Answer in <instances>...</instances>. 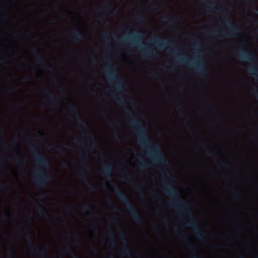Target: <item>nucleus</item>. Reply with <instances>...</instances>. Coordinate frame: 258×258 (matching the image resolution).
Wrapping results in <instances>:
<instances>
[{"mask_svg": "<svg viewBox=\"0 0 258 258\" xmlns=\"http://www.w3.org/2000/svg\"><path fill=\"white\" fill-rule=\"evenodd\" d=\"M166 178L164 179L165 184L163 187V191L174 200L173 203H169V205L171 207L178 208L179 212L188 217L187 221L185 219H182L184 226L191 228L194 235L197 238L202 239L207 234V230L201 227L198 221L194 217L189 203L182 199L179 190L175 187L173 184V181L175 180V176L166 172Z\"/></svg>", "mask_w": 258, "mask_h": 258, "instance_id": "obj_1", "label": "nucleus"}, {"mask_svg": "<svg viewBox=\"0 0 258 258\" xmlns=\"http://www.w3.org/2000/svg\"><path fill=\"white\" fill-rule=\"evenodd\" d=\"M129 124L131 127L137 129L138 142L146 149L147 154L151 158L150 165H168L169 161L160 148L157 145L152 146L146 126L139 119L136 118L131 120Z\"/></svg>", "mask_w": 258, "mask_h": 258, "instance_id": "obj_2", "label": "nucleus"}, {"mask_svg": "<svg viewBox=\"0 0 258 258\" xmlns=\"http://www.w3.org/2000/svg\"><path fill=\"white\" fill-rule=\"evenodd\" d=\"M150 41L152 43V45L160 49H163L168 46H171L173 48L171 49L170 51L173 54L177 53V55L174 57L175 60L182 63H185L190 68L194 69L197 74L202 77H205V75L207 74V71L206 68V64L203 59L201 56H198L194 60H185L182 57V55L178 53V50L176 49L177 44L175 39L166 41L159 37H155L152 38Z\"/></svg>", "mask_w": 258, "mask_h": 258, "instance_id": "obj_3", "label": "nucleus"}, {"mask_svg": "<svg viewBox=\"0 0 258 258\" xmlns=\"http://www.w3.org/2000/svg\"><path fill=\"white\" fill-rule=\"evenodd\" d=\"M113 190L115 192V195L118 200L123 203L126 210L130 212L135 222L139 224H144V221L143 218L136 210L126 195L116 185L113 187Z\"/></svg>", "mask_w": 258, "mask_h": 258, "instance_id": "obj_4", "label": "nucleus"}, {"mask_svg": "<svg viewBox=\"0 0 258 258\" xmlns=\"http://www.w3.org/2000/svg\"><path fill=\"white\" fill-rule=\"evenodd\" d=\"M105 60L107 64L104 68V71L109 81H117L118 83L114 85L115 90L118 92H120L123 89V81L116 71L117 67L115 64H112V61L110 58L106 56Z\"/></svg>", "mask_w": 258, "mask_h": 258, "instance_id": "obj_5", "label": "nucleus"}, {"mask_svg": "<svg viewBox=\"0 0 258 258\" xmlns=\"http://www.w3.org/2000/svg\"><path fill=\"white\" fill-rule=\"evenodd\" d=\"M224 22L225 26L226 27V31L214 30L209 31L208 33L213 36L222 35L226 37L233 36L238 38H241L243 36V33L241 32L240 28L235 26L230 20L226 19Z\"/></svg>", "mask_w": 258, "mask_h": 258, "instance_id": "obj_6", "label": "nucleus"}, {"mask_svg": "<svg viewBox=\"0 0 258 258\" xmlns=\"http://www.w3.org/2000/svg\"><path fill=\"white\" fill-rule=\"evenodd\" d=\"M241 59L247 60L251 63L252 66L248 69V73L258 78V66L256 63V56L252 51L241 48L239 52L236 54Z\"/></svg>", "mask_w": 258, "mask_h": 258, "instance_id": "obj_7", "label": "nucleus"}, {"mask_svg": "<svg viewBox=\"0 0 258 258\" xmlns=\"http://www.w3.org/2000/svg\"><path fill=\"white\" fill-rule=\"evenodd\" d=\"M30 148L32 153V155L34 157L36 164L37 165L45 168H48L50 167V162L42 155L41 153L36 148L34 143L30 144Z\"/></svg>", "mask_w": 258, "mask_h": 258, "instance_id": "obj_8", "label": "nucleus"}, {"mask_svg": "<svg viewBox=\"0 0 258 258\" xmlns=\"http://www.w3.org/2000/svg\"><path fill=\"white\" fill-rule=\"evenodd\" d=\"M144 34L138 32L137 29L130 34L120 38L118 40L122 43H130L132 45L135 46L139 44V41L144 37Z\"/></svg>", "mask_w": 258, "mask_h": 258, "instance_id": "obj_9", "label": "nucleus"}, {"mask_svg": "<svg viewBox=\"0 0 258 258\" xmlns=\"http://www.w3.org/2000/svg\"><path fill=\"white\" fill-rule=\"evenodd\" d=\"M50 180L51 177L47 172L40 169L36 170L35 174L34 181L38 186H46Z\"/></svg>", "mask_w": 258, "mask_h": 258, "instance_id": "obj_10", "label": "nucleus"}, {"mask_svg": "<svg viewBox=\"0 0 258 258\" xmlns=\"http://www.w3.org/2000/svg\"><path fill=\"white\" fill-rule=\"evenodd\" d=\"M44 93L49 97V103L51 106L55 107L59 106V101L60 100V97L59 96H54L50 92L48 88L47 87H44Z\"/></svg>", "mask_w": 258, "mask_h": 258, "instance_id": "obj_11", "label": "nucleus"}, {"mask_svg": "<svg viewBox=\"0 0 258 258\" xmlns=\"http://www.w3.org/2000/svg\"><path fill=\"white\" fill-rule=\"evenodd\" d=\"M91 171L90 168L87 169H84L82 171V174L81 175V180L86 183L87 187L89 189L90 191H94L96 189V187L90 182L87 176L85 175L87 173Z\"/></svg>", "mask_w": 258, "mask_h": 258, "instance_id": "obj_12", "label": "nucleus"}, {"mask_svg": "<svg viewBox=\"0 0 258 258\" xmlns=\"http://www.w3.org/2000/svg\"><path fill=\"white\" fill-rule=\"evenodd\" d=\"M36 207L37 213L44 216L46 218L48 219L50 224L52 225L53 224L52 218L48 211L39 203L37 204Z\"/></svg>", "mask_w": 258, "mask_h": 258, "instance_id": "obj_13", "label": "nucleus"}, {"mask_svg": "<svg viewBox=\"0 0 258 258\" xmlns=\"http://www.w3.org/2000/svg\"><path fill=\"white\" fill-rule=\"evenodd\" d=\"M35 59L37 63L41 64L43 68L45 69L48 72L50 73L53 72V70L51 67L47 66L45 64L44 57L42 54H37L35 55Z\"/></svg>", "mask_w": 258, "mask_h": 258, "instance_id": "obj_14", "label": "nucleus"}, {"mask_svg": "<svg viewBox=\"0 0 258 258\" xmlns=\"http://www.w3.org/2000/svg\"><path fill=\"white\" fill-rule=\"evenodd\" d=\"M70 34L72 36V39L75 42H78L84 39V35L78 31L71 32Z\"/></svg>", "mask_w": 258, "mask_h": 258, "instance_id": "obj_15", "label": "nucleus"}, {"mask_svg": "<svg viewBox=\"0 0 258 258\" xmlns=\"http://www.w3.org/2000/svg\"><path fill=\"white\" fill-rule=\"evenodd\" d=\"M112 171V167L110 165L106 164L103 166L102 175L105 177H110Z\"/></svg>", "mask_w": 258, "mask_h": 258, "instance_id": "obj_16", "label": "nucleus"}, {"mask_svg": "<svg viewBox=\"0 0 258 258\" xmlns=\"http://www.w3.org/2000/svg\"><path fill=\"white\" fill-rule=\"evenodd\" d=\"M116 102L118 105L120 106H124L128 103L133 104L135 103L133 101L127 99L122 96H120L119 99H116Z\"/></svg>", "mask_w": 258, "mask_h": 258, "instance_id": "obj_17", "label": "nucleus"}, {"mask_svg": "<svg viewBox=\"0 0 258 258\" xmlns=\"http://www.w3.org/2000/svg\"><path fill=\"white\" fill-rule=\"evenodd\" d=\"M131 183L132 184L133 186L139 192H141V195L143 198L145 197L143 188L141 185L135 180L134 178H131Z\"/></svg>", "mask_w": 258, "mask_h": 258, "instance_id": "obj_18", "label": "nucleus"}, {"mask_svg": "<svg viewBox=\"0 0 258 258\" xmlns=\"http://www.w3.org/2000/svg\"><path fill=\"white\" fill-rule=\"evenodd\" d=\"M17 148L19 151V153L13 158V161L14 163L20 164L21 165H24L25 162L22 160L20 153L21 152V150L19 146H17Z\"/></svg>", "mask_w": 258, "mask_h": 258, "instance_id": "obj_19", "label": "nucleus"}, {"mask_svg": "<svg viewBox=\"0 0 258 258\" xmlns=\"http://www.w3.org/2000/svg\"><path fill=\"white\" fill-rule=\"evenodd\" d=\"M143 55L145 58H148L150 56L154 55L153 52L150 49H146L142 50Z\"/></svg>", "mask_w": 258, "mask_h": 258, "instance_id": "obj_20", "label": "nucleus"}, {"mask_svg": "<svg viewBox=\"0 0 258 258\" xmlns=\"http://www.w3.org/2000/svg\"><path fill=\"white\" fill-rule=\"evenodd\" d=\"M77 122L78 124H79L80 125H81L83 127H84L87 130L88 129V123L86 122V121H85L84 120L82 119L81 117H78L77 118Z\"/></svg>", "mask_w": 258, "mask_h": 258, "instance_id": "obj_21", "label": "nucleus"}, {"mask_svg": "<svg viewBox=\"0 0 258 258\" xmlns=\"http://www.w3.org/2000/svg\"><path fill=\"white\" fill-rule=\"evenodd\" d=\"M163 21L166 22L169 24H172L174 22V19L169 15L166 14L162 17Z\"/></svg>", "mask_w": 258, "mask_h": 258, "instance_id": "obj_22", "label": "nucleus"}, {"mask_svg": "<svg viewBox=\"0 0 258 258\" xmlns=\"http://www.w3.org/2000/svg\"><path fill=\"white\" fill-rule=\"evenodd\" d=\"M109 222L110 224L115 225H116L117 226H119V225H120L119 220L118 218H113L110 219L109 220Z\"/></svg>", "mask_w": 258, "mask_h": 258, "instance_id": "obj_23", "label": "nucleus"}, {"mask_svg": "<svg viewBox=\"0 0 258 258\" xmlns=\"http://www.w3.org/2000/svg\"><path fill=\"white\" fill-rule=\"evenodd\" d=\"M82 206L83 210L85 211H91L92 210L90 207L86 202L83 203Z\"/></svg>", "mask_w": 258, "mask_h": 258, "instance_id": "obj_24", "label": "nucleus"}, {"mask_svg": "<svg viewBox=\"0 0 258 258\" xmlns=\"http://www.w3.org/2000/svg\"><path fill=\"white\" fill-rule=\"evenodd\" d=\"M136 19L137 20V22L140 24H142L144 22L143 17L140 15L139 14L136 15Z\"/></svg>", "mask_w": 258, "mask_h": 258, "instance_id": "obj_25", "label": "nucleus"}, {"mask_svg": "<svg viewBox=\"0 0 258 258\" xmlns=\"http://www.w3.org/2000/svg\"><path fill=\"white\" fill-rule=\"evenodd\" d=\"M69 110L75 113H77L78 112L77 108L74 105H71L69 107Z\"/></svg>", "mask_w": 258, "mask_h": 258, "instance_id": "obj_26", "label": "nucleus"}, {"mask_svg": "<svg viewBox=\"0 0 258 258\" xmlns=\"http://www.w3.org/2000/svg\"><path fill=\"white\" fill-rule=\"evenodd\" d=\"M241 192H235L234 194V198L235 200H240L241 199Z\"/></svg>", "mask_w": 258, "mask_h": 258, "instance_id": "obj_27", "label": "nucleus"}, {"mask_svg": "<svg viewBox=\"0 0 258 258\" xmlns=\"http://www.w3.org/2000/svg\"><path fill=\"white\" fill-rule=\"evenodd\" d=\"M148 163L145 161L144 160H142V162L141 163L140 167L143 169H146L148 167Z\"/></svg>", "mask_w": 258, "mask_h": 258, "instance_id": "obj_28", "label": "nucleus"}, {"mask_svg": "<svg viewBox=\"0 0 258 258\" xmlns=\"http://www.w3.org/2000/svg\"><path fill=\"white\" fill-rule=\"evenodd\" d=\"M61 206L63 208L64 210L66 212H72V209L70 206L66 205H61Z\"/></svg>", "mask_w": 258, "mask_h": 258, "instance_id": "obj_29", "label": "nucleus"}, {"mask_svg": "<svg viewBox=\"0 0 258 258\" xmlns=\"http://www.w3.org/2000/svg\"><path fill=\"white\" fill-rule=\"evenodd\" d=\"M237 225L236 226V230L237 232H238L239 233L241 232L243 230V228L241 226L239 222H237Z\"/></svg>", "mask_w": 258, "mask_h": 258, "instance_id": "obj_30", "label": "nucleus"}, {"mask_svg": "<svg viewBox=\"0 0 258 258\" xmlns=\"http://www.w3.org/2000/svg\"><path fill=\"white\" fill-rule=\"evenodd\" d=\"M55 149L56 152H57L59 153L62 154V153H64V150L62 149V148L61 147H60V146L56 147Z\"/></svg>", "mask_w": 258, "mask_h": 258, "instance_id": "obj_31", "label": "nucleus"}, {"mask_svg": "<svg viewBox=\"0 0 258 258\" xmlns=\"http://www.w3.org/2000/svg\"><path fill=\"white\" fill-rule=\"evenodd\" d=\"M124 113L128 116H132L133 115V111L130 109H125Z\"/></svg>", "mask_w": 258, "mask_h": 258, "instance_id": "obj_32", "label": "nucleus"}, {"mask_svg": "<svg viewBox=\"0 0 258 258\" xmlns=\"http://www.w3.org/2000/svg\"><path fill=\"white\" fill-rule=\"evenodd\" d=\"M164 224L166 227H169L170 226L171 223L169 220L167 218L164 219Z\"/></svg>", "mask_w": 258, "mask_h": 258, "instance_id": "obj_33", "label": "nucleus"}, {"mask_svg": "<svg viewBox=\"0 0 258 258\" xmlns=\"http://www.w3.org/2000/svg\"><path fill=\"white\" fill-rule=\"evenodd\" d=\"M90 140H91L90 145H91V147L92 148H93V147L96 146L95 142L94 139L91 136L90 137Z\"/></svg>", "mask_w": 258, "mask_h": 258, "instance_id": "obj_34", "label": "nucleus"}, {"mask_svg": "<svg viewBox=\"0 0 258 258\" xmlns=\"http://www.w3.org/2000/svg\"><path fill=\"white\" fill-rule=\"evenodd\" d=\"M194 45V46L196 48V49L197 50V51L198 52H200V50L198 48H199L200 47V45L199 43L198 42V41H195Z\"/></svg>", "mask_w": 258, "mask_h": 258, "instance_id": "obj_35", "label": "nucleus"}, {"mask_svg": "<svg viewBox=\"0 0 258 258\" xmlns=\"http://www.w3.org/2000/svg\"><path fill=\"white\" fill-rule=\"evenodd\" d=\"M15 223H16V226H17L16 230L17 231H19L20 229H21V223H20V222H18L17 221H15Z\"/></svg>", "mask_w": 258, "mask_h": 258, "instance_id": "obj_36", "label": "nucleus"}, {"mask_svg": "<svg viewBox=\"0 0 258 258\" xmlns=\"http://www.w3.org/2000/svg\"><path fill=\"white\" fill-rule=\"evenodd\" d=\"M90 230L91 232H97L98 231L99 228L97 226H94Z\"/></svg>", "mask_w": 258, "mask_h": 258, "instance_id": "obj_37", "label": "nucleus"}, {"mask_svg": "<svg viewBox=\"0 0 258 258\" xmlns=\"http://www.w3.org/2000/svg\"><path fill=\"white\" fill-rule=\"evenodd\" d=\"M206 154L207 156H213V152L211 150H206Z\"/></svg>", "mask_w": 258, "mask_h": 258, "instance_id": "obj_38", "label": "nucleus"}, {"mask_svg": "<svg viewBox=\"0 0 258 258\" xmlns=\"http://www.w3.org/2000/svg\"><path fill=\"white\" fill-rule=\"evenodd\" d=\"M60 216H61V219L62 220V224H63V225H64L65 226L67 227H69V225L66 222L64 217L62 216L61 215H60Z\"/></svg>", "mask_w": 258, "mask_h": 258, "instance_id": "obj_39", "label": "nucleus"}, {"mask_svg": "<svg viewBox=\"0 0 258 258\" xmlns=\"http://www.w3.org/2000/svg\"><path fill=\"white\" fill-rule=\"evenodd\" d=\"M7 256L8 258H13L14 256V254L11 251H9L7 252Z\"/></svg>", "mask_w": 258, "mask_h": 258, "instance_id": "obj_40", "label": "nucleus"}, {"mask_svg": "<svg viewBox=\"0 0 258 258\" xmlns=\"http://www.w3.org/2000/svg\"><path fill=\"white\" fill-rule=\"evenodd\" d=\"M76 144L81 147H83L84 145V143L81 140H77Z\"/></svg>", "mask_w": 258, "mask_h": 258, "instance_id": "obj_41", "label": "nucleus"}, {"mask_svg": "<svg viewBox=\"0 0 258 258\" xmlns=\"http://www.w3.org/2000/svg\"><path fill=\"white\" fill-rule=\"evenodd\" d=\"M114 138L117 141H120V137H119V136L118 134L117 133H115L114 135Z\"/></svg>", "mask_w": 258, "mask_h": 258, "instance_id": "obj_42", "label": "nucleus"}, {"mask_svg": "<svg viewBox=\"0 0 258 258\" xmlns=\"http://www.w3.org/2000/svg\"><path fill=\"white\" fill-rule=\"evenodd\" d=\"M103 8L106 10H110V8L109 5L107 3H105L103 5Z\"/></svg>", "mask_w": 258, "mask_h": 258, "instance_id": "obj_43", "label": "nucleus"}, {"mask_svg": "<svg viewBox=\"0 0 258 258\" xmlns=\"http://www.w3.org/2000/svg\"><path fill=\"white\" fill-rule=\"evenodd\" d=\"M177 107L179 109L180 111H184V109L180 104L178 105L177 106Z\"/></svg>", "mask_w": 258, "mask_h": 258, "instance_id": "obj_44", "label": "nucleus"}, {"mask_svg": "<svg viewBox=\"0 0 258 258\" xmlns=\"http://www.w3.org/2000/svg\"><path fill=\"white\" fill-rule=\"evenodd\" d=\"M123 253L127 255H131V252L129 251V250H128V249H126V250H124Z\"/></svg>", "mask_w": 258, "mask_h": 258, "instance_id": "obj_45", "label": "nucleus"}, {"mask_svg": "<svg viewBox=\"0 0 258 258\" xmlns=\"http://www.w3.org/2000/svg\"><path fill=\"white\" fill-rule=\"evenodd\" d=\"M5 61V59H4L3 58H2L0 56V64L1 65H3L4 64Z\"/></svg>", "mask_w": 258, "mask_h": 258, "instance_id": "obj_46", "label": "nucleus"}, {"mask_svg": "<svg viewBox=\"0 0 258 258\" xmlns=\"http://www.w3.org/2000/svg\"><path fill=\"white\" fill-rule=\"evenodd\" d=\"M203 1L204 3L207 4L209 6L210 9H212L213 8V6L212 5H210L207 3V0H203Z\"/></svg>", "mask_w": 258, "mask_h": 258, "instance_id": "obj_47", "label": "nucleus"}, {"mask_svg": "<svg viewBox=\"0 0 258 258\" xmlns=\"http://www.w3.org/2000/svg\"><path fill=\"white\" fill-rule=\"evenodd\" d=\"M89 160V157L87 155H85L82 161L84 162H86Z\"/></svg>", "mask_w": 258, "mask_h": 258, "instance_id": "obj_48", "label": "nucleus"}, {"mask_svg": "<svg viewBox=\"0 0 258 258\" xmlns=\"http://www.w3.org/2000/svg\"><path fill=\"white\" fill-rule=\"evenodd\" d=\"M8 214H9V213L8 212L4 213V214L3 216V219H4L5 220L6 219L8 216Z\"/></svg>", "mask_w": 258, "mask_h": 258, "instance_id": "obj_49", "label": "nucleus"}, {"mask_svg": "<svg viewBox=\"0 0 258 258\" xmlns=\"http://www.w3.org/2000/svg\"><path fill=\"white\" fill-rule=\"evenodd\" d=\"M107 234H108V235H113V232H112V231H111L109 228H108V229H107Z\"/></svg>", "mask_w": 258, "mask_h": 258, "instance_id": "obj_50", "label": "nucleus"}, {"mask_svg": "<svg viewBox=\"0 0 258 258\" xmlns=\"http://www.w3.org/2000/svg\"><path fill=\"white\" fill-rule=\"evenodd\" d=\"M129 177H130V175L127 174L125 177H123L122 178V180H123L124 181H127V178H128Z\"/></svg>", "mask_w": 258, "mask_h": 258, "instance_id": "obj_51", "label": "nucleus"}, {"mask_svg": "<svg viewBox=\"0 0 258 258\" xmlns=\"http://www.w3.org/2000/svg\"><path fill=\"white\" fill-rule=\"evenodd\" d=\"M15 90V89L14 88H11V89H8L7 90V91L9 93H12V92H13Z\"/></svg>", "mask_w": 258, "mask_h": 258, "instance_id": "obj_52", "label": "nucleus"}, {"mask_svg": "<svg viewBox=\"0 0 258 258\" xmlns=\"http://www.w3.org/2000/svg\"><path fill=\"white\" fill-rule=\"evenodd\" d=\"M154 197H159V198H160V196L158 194H157V192H154V195H153Z\"/></svg>", "mask_w": 258, "mask_h": 258, "instance_id": "obj_53", "label": "nucleus"}, {"mask_svg": "<svg viewBox=\"0 0 258 258\" xmlns=\"http://www.w3.org/2000/svg\"><path fill=\"white\" fill-rule=\"evenodd\" d=\"M115 10L114 9H113V10L109 11V14L111 15H112L115 13Z\"/></svg>", "mask_w": 258, "mask_h": 258, "instance_id": "obj_54", "label": "nucleus"}, {"mask_svg": "<svg viewBox=\"0 0 258 258\" xmlns=\"http://www.w3.org/2000/svg\"><path fill=\"white\" fill-rule=\"evenodd\" d=\"M222 177L225 180H228L229 179L228 177L227 176L223 175Z\"/></svg>", "mask_w": 258, "mask_h": 258, "instance_id": "obj_55", "label": "nucleus"}, {"mask_svg": "<svg viewBox=\"0 0 258 258\" xmlns=\"http://www.w3.org/2000/svg\"><path fill=\"white\" fill-rule=\"evenodd\" d=\"M61 165L62 167L63 168H66L67 166V164L65 163H61Z\"/></svg>", "mask_w": 258, "mask_h": 258, "instance_id": "obj_56", "label": "nucleus"}, {"mask_svg": "<svg viewBox=\"0 0 258 258\" xmlns=\"http://www.w3.org/2000/svg\"><path fill=\"white\" fill-rule=\"evenodd\" d=\"M108 124L109 126H111L113 124V123L112 122L110 121H108Z\"/></svg>", "mask_w": 258, "mask_h": 258, "instance_id": "obj_57", "label": "nucleus"}, {"mask_svg": "<svg viewBox=\"0 0 258 258\" xmlns=\"http://www.w3.org/2000/svg\"><path fill=\"white\" fill-rule=\"evenodd\" d=\"M250 1H252L253 2H254L255 3H256V1L255 0H245V2H249Z\"/></svg>", "mask_w": 258, "mask_h": 258, "instance_id": "obj_58", "label": "nucleus"}, {"mask_svg": "<svg viewBox=\"0 0 258 258\" xmlns=\"http://www.w3.org/2000/svg\"><path fill=\"white\" fill-rule=\"evenodd\" d=\"M4 163V162L3 160H2V159H0V166H1L2 164H3Z\"/></svg>", "mask_w": 258, "mask_h": 258, "instance_id": "obj_59", "label": "nucleus"}, {"mask_svg": "<svg viewBox=\"0 0 258 258\" xmlns=\"http://www.w3.org/2000/svg\"><path fill=\"white\" fill-rule=\"evenodd\" d=\"M157 227V225L154 224L153 226V228L154 229H156Z\"/></svg>", "mask_w": 258, "mask_h": 258, "instance_id": "obj_60", "label": "nucleus"}, {"mask_svg": "<svg viewBox=\"0 0 258 258\" xmlns=\"http://www.w3.org/2000/svg\"><path fill=\"white\" fill-rule=\"evenodd\" d=\"M44 194L42 193L40 195V196L41 198H44Z\"/></svg>", "mask_w": 258, "mask_h": 258, "instance_id": "obj_61", "label": "nucleus"}, {"mask_svg": "<svg viewBox=\"0 0 258 258\" xmlns=\"http://www.w3.org/2000/svg\"><path fill=\"white\" fill-rule=\"evenodd\" d=\"M24 79H25V81H27L29 80V78L28 77H25Z\"/></svg>", "mask_w": 258, "mask_h": 258, "instance_id": "obj_62", "label": "nucleus"}, {"mask_svg": "<svg viewBox=\"0 0 258 258\" xmlns=\"http://www.w3.org/2000/svg\"><path fill=\"white\" fill-rule=\"evenodd\" d=\"M50 22H52V23H54L55 22V20L54 19H51L50 20Z\"/></svg>", "mask_w": 258, "mask_h": 258, "instance_id": "obj_63", "label": "nucleus"}, {"mask_svg": "<svg viewBox=\"0 0 258 258\" xmlns=\"http://www.w3.org/2000/svg\"><path fill=\"white\" fill-rule=\"evenodd\" d=\"M192 258H199V257L197 255H195Z\"/></svg>", "mask_w": 258, "mask_h": 258, "instance_id": "obj_64", "label": "nucleus"}]
</instances>
